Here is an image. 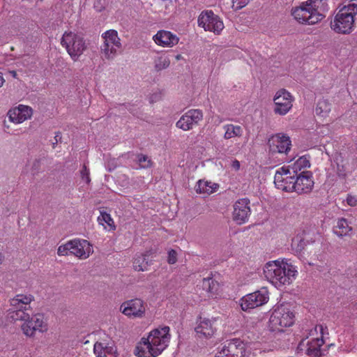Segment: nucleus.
Here are the masks:
<instances>
[{
  "instance_id": "nucleus-51",
  "label": "nucleus",
  "mask_w": 357,
  "mask_h": 357,
  "mask_svg": "<svg viewBox=\"0 0 357 357\" xmlns=\"http://www.w3.org/2000/svg\"><path fill=\"white\" fill-rule=\"evenodd\" d=\"M124 108H125V106H124V105H123V106H121V110H123V109H124Z\"/></svg>"
},
{
  "instance_id": "nucleus-48",
  "label": "nucleus",
  "mask_w": 357,
  "mask_h": 357,
  "mask_svg": "<svg viewBox=\"0 0 357 357\" xmlns=\"http://www.w3.org/2000/svg\"><path fill=\"white\" fill-rule=\"evenodd\" d=\"M10 73L13 75V76L14 77H16V75H17V73H16V72H15V71H11V72H10Z\"/></svg>"
},
{
  "instance_id": "nucleus-10",
  "label": "nucleus",
  "mask_w": 357,
  "mask_h": 357,
  "mask_svg": "<svg viewBox=\"0 0 357 357\" xmlns=\"http://www.w3.org/2000/svg\"><path fill=\"white\" fill-rule=\"evenodd\" d=\"M268 299L267 289L261 288L242 297L240 300V305L243 311H248L266 304Z\"/></svg>"
},
{
  "instance_id": "nucleus-7",
  "label": "nucleus",
  "mask_w": 357,
  "mask_h": 357,
  "mask_svg": "<svg viewBox=\"0 0 357 357\" xmlns=\"http://www.w3.org/2000/svg\"><path fill=\"white\" fill-rule=\"evenodd\" d=\"M314 329L316 331H319L321 337L310 340H302L297 347L298 353L301 355L306 354L310 357H320L322 356L323 351L321 347L324 343V331L327 328H324L322 325H317Z\"/></svg>"
},
{
  "instance_id": "nucleus-20",
  "label": "nucleus",
  "mask_w": 357,
  "mask_h": 357,
  "mask_svg": "<svg viewBox=\"0 0 357 357\" xmlns=\"http://www.w3.org/2000/svg\"><path fill=\"white\" fill-rule=\"evenodd\" d=\"M250 200L243 198L236 201L234 205L233 218L238 224L248 221L250 215Z\"/></svg>"
},
{
  "instance_id": "nucleus-46",
  "label": "nucleus",
  "mask_w": 357,
  "mask_h": 357,
  "mask_svg": "<svg viewBox=\"0 0 357 357\" xmlns=\"http://www.w3.org/2000/svg\"><path fill=\"white\" fill-rule=\"evenodd\" d=\"M4 82H5V79L3 77L1 73H0V87L3 84Z\"/></svg>"
},
{
  "instance_id": "nucleus-3",
  "label": "nucleus",
  "mask_w": 357,
  "mask_h": 357,
  "mask_svg": "<svg viewBox=\"0 0 357 357\" xmlns=\"http://www.w3.org/2000/svg\"><path fill=\"white\" fill-rule=\"evenodd\" d=\"M264 273L268 281L280 287L291 284L296 278L297 270L287 261L275 260L266 263Z\"/></svg>"
},
{
  "instance_id": "nucleus-19",
  "label": "nucleus",
  "mask_w": 357,
  "mask_h": 357,
  "mask_svg": "<svg viewBox=\"0 0 357 357\" xmlns=\"http://www.w3.org/2000/svg\"><path fill=\"white\" fill-rule=\"evenodd\" d=\"M71 255L79 259H86L93 252V245L85 239L71 240Z\"/></svg>"
},
{
  "instance_id": "nucleus-39",
  "label": "nucleus",
  "mask_w": 357,
  "mask_h": 357,
  "mask_svg": "<svg viewBox=\"0 0 357 357\" xmlns=\"http://www.w3.org/2000/svg\"><path fill=\"white\" fill-rule=\"evenodd\" d=\"M98 220L101 224H102V222H104L107 223L109 226H111L112 224L114 223V221L111 218L110 215L105 212H102L100 213V215L98 217Z\"/></svg>"
},
{
  "instance_id": "nucleus-47",
  "label": "nucleus",
  "mask_w": 357,
  "mask_h": 357,
  "mask_svg": "<svg viewBox=\"0 0 357 357\" xmlns=\"http://www.w3.org/2000/svg\"><path fill=\"white\" fill-rule=\"evenodd\" d=\"M38 166H39V161L38 160H35L34 162H33V167H35L36 168Z\"/></svg>"
},
{
  "instance_id": "nucleus-28",
  "label": "nucleus",
  "mask_w": 357,
  "mask_h": 357,
  "mask_svg": "<svg viewBox=\"0 0 357 357\" xmlns=\"http://www.w3.org/2000/svg\"><path fill=\"white\" fill-rule=\"evenodd\" d=\"M310 166V162L308 158L305 155L300 157L296 162L288 167H287L293 174H300L303 169H305Z\"/></svg>"
},
{
  "instance_id": "nucleus-44",
  "label": "nucleus",
  "mask_w": 357,
  "mask_h": 357,
  "mask_svg": "<svg viewBox=\"0 0 357 357\" xmlns=\"http://www.w3.org/2000/svg\"><path fill=\"white\" fill-rule=\"evenodd\" d=\"M240 162L237 160H234L231 163V167L235 170H238L240 169Z\"/></svg>"
},
{
  "instance_id": "nucleus-24",
  "label": "nucleus",
  "mask_w": 357,
  "mask_h": 357,
  "mask_svg": "<svg viewBox=\"0 0 357 357\" xmlns=\"http://www.w3.org/2000/svg\"><path fill=\"white\" fill-rule=\"evenodd\" d=\"M33 300V297L31 295L17 294L10 300V310L28 311Z\"/></svg>"
},
{
  "instance_id": "nucleus-29",
  "label": "nucleus",
  "mask_w": 357,
  "mask_h": 357,
  "mask_svg": "<svg viewBox=\"0 0 357 357\" xmlns=\"http://www.w3.org/2000/svg\"><path fill=\"white\" fill-rule=\"evenodd\" d=\"M225 130L224 138L229 139L236 137H241L243 134V128L240 126L226 124L223 126Z\"/></svg>"
},
{
  "instance_id": "nucleus-49",
  "label": "nucleus",
  "mask_w": 357,
  "mask_h": 357,
  "mask_svg": "<svg viewBox=\"0 0 357 357\" xmlns=\"http://www.w3.org/2000/svg\"><path fill=\"white\" fill-rule=\"evenodd\" d=\"M2 261H3V257L0 254V264L2 263Z\"/></svg>"
},
{
  "instance_id": "nucleus-6",
  "label": "nucleus",
  "mask_w": 357,
  "mask_h": 357,
  "mask_svg": "<svg viewBox=\"0 0 357 357\" xmlns=\"http://www.w3.org/2000/svg\"><path fill=\"white\" fill-rule=\"evenodd\" d=\"M61 44L64 47L71 59L76 61L86 49L84 38L76 33L66 31L61 38Z\"/></svg>"
},
{
  "instance_id": "nucleus-38",
  "label": "nucleus",
  "mask_w": 357,
  "mask_h": 357,
  "mask_svg": "<svg viewBox=\"0 0 357 357\" xmlns=\"http://www.w3.org/2000/svg\"><path fill=\"white\" fill-rule=\"evenodd\" d=\"M137 160L142 168H148L151 166V160L147 155L139 154L137 155Z\"/></svg>"
},
{
  "instance_id": "nucleus-41",
  "label": "nucleus",
  "mask_w": 357,
  "mask_h": 357,
  "mask_svg": "<svg viewBox=\"0 0 357 357\" xmlns=\"http://www.w3.org/2000/svg\"><path fill=\"white\" fill-rule=\"evenodd\" d=\"M177 261V253L174 250L168 252L167 262L169 264H174Z\"/></svg>"
},
{
  "instance_id": "nucleus-37",
  "label": "nucleus",
  "mask_w": 357,
  "mask_h": 357,
  "mask_svg": "<svg viewBox=\"0 0 357 357\" xmlns=\"http://www.w3.org/2000/svg\"><path fill=\"white\" fill-rule=\"evenodd\" d=\"M71 240L67 241L65 244L61 245L57 249V254L59 256H66L71 255Z\"/></svg>"
},
{
  "instance_id": "nucleus-15",
  "label": "nucleus",
  "mask_w": 357,
  "mask_h": 357,
  "mask_svg": "<svg viewBox=\"0 0 357 357\" xmlns=\"http://www.w3.org/2000/svg\"><path fill=\"white\" fill-rule=\"evenodd\" d=\"M23 333L28 337L34 335L36 331L45 332L47 330V326L44 321L42 314L33 315L22 325Z\"/></svg>"
},
{
  "instance_id": "nucleus-18",
  "label": "nucleus",
  "mask_w": 357,
  "mask_h": 357,
  "mask_svg": "<svg viewBox=\"0 0 357 357\" xmlns=\"http://www.w3.org/2000/svg\"><path fill=\"white\" fill-rule=\"evenodd\" d=\"M294 192L298 194H306L312 191L314 187L313 176L310 171H302L295 174Z\"/></svg>"
},
{
  "instance_id": "nucleus-22",
  "label": "nucleus",
  "mask_w": 357,
  "mask_h": 357,
  "mask_svg": "<svg viewBox=\"0 0 357 357\" xmlns=\"http://www.w3.org/2000/svg\"><path fill=\"white\" fill-rule=\"evenodd\" d=\"M33 115V109L31 107L19 105L10 109L8 112L9 121L16 124L22 123L30 119Z\"/></svg>"
},
{
  "instance_id": "nucleus-42",
  "label": "nucleus",
  "mask_w": 357,
  "mask_h": 357,
  "mask_svg": "<svg viewBox=\"0 0 357 357\" xmlns=\"http://www.w3.org/2000/svg\"><path fill=\"white\" fill-rule=\"evenodd\" d=\"M81 176L82 178L86 181V183H89L91 181L89 176V169H87L86 166L84 165L83 166L82 169L81 170Z\"/></svg>"
},
{
  "instance_id": "nucleus-1",
  "label": "nucleus",
  "mask_w": 357,
  "mask_h": 357,
  "mask_svg": "<svg viewBox=\"0 0 357 357\" xmlns=\"http://www.w3.org/2000/svg\"><path fill=\"white\" fill-rule=\"evenodd\" d=\"M169 326H164L149 332L137 344L135 354L139 357H157L168 347L171 335Z\"/></svg>"
},
{
  "instance_id": "nucleus-9",
  "label": "nucleus",
  "mask_w": 357,
  "mask_h": 357,
  "mask_svg": "<svg viewBox=\"0 0 357 357\" xmlns=\"http://www.w3.org/2000/svg\"><path fill=\"white\" fill-rule=\"evenodd\" d=\"M197 23L199 26L202 27L205 31L217 35L220 34L225 27L220 17L211 10L202 11L198 17Z\"/></svg>"
},
{
  "instance_id": "nucleus-13",
  "label": "nucleus",
  "mask_w": 357,
  "mask_h": 357,
  "mask_svg": "<svg viewBox=\"0 0 357 357\" xmlns=\"http://www.w3.org/2000/svg\"><path fill=\"white\" fill-rule=\"evenodd\" d=\"M294 97L286 89H282L276 92L273 101L275 103L274 112L283 116L287 114L293 106Z\"/></svg>"
},
{
  "instance_id": "nucleus-27",
  "label": "nucleus",
  "mask_w": 357,
  "mask_h": 357,
  "mask_svg": "<svg viewBox=\"0 0 357 357\" xmlns=\"http://www.w3.org/2000/svg\"><path fill=\"white\" fill-rule=\"evenodd\" d=\"M352 228L345 218L339 219L333 228V232L339 237H344L349 234Z\"/></svg>"
},
{
  "instance_id": "nucleus-25",
  "label": "nucleus",
  "mask_w": 357,
  "mask_h": 357,
  "mask_svg": "<svg viewBox=\"0 0 357 357\" xmlns=\"http://www.w3.org/2000/svg\"><path fill=\"white\" fill-rule=\"evenodd\" d=\"M96 357H116V349L102 342H96L93 347Z\"/></svg>"
},
{
  "instance_id": "nucleus-17",
  "label": "nucleus",
  "mask_w": 357,
  "mask_h": 357,
  "mask_svg": "<svg viewBox=\"0 0 357 357\" xmlns=\"http://www.w3.org/2000/svg\"><path fill=\"white\" fill-rule=\"evenodd\" d=\"M268 144L271 152L287 154L291 149V142L287 135L278 133L268 139Z\"/></svg>"
},
{
  "instance_id": "nucleus-45",
  "label": "nucleus",
  "mask_w": 357,
  "mask_h": 357,
  "mask_svg": "<svg viewBox=\"0 0 357 357\" xmlns=\"http://www.w3.org/2000/svg\"><path fill=\"white\" fill-rule=\"evenodd\" d=\"M54 139H55V142H53V147H54L55 144L58 143L61 140V133L60 132L56 133Z\"/></svg>"
},
{
  "instance_id": "nucleus-8",
  "label": "nucleus",
  "mask_w": 357,
  "mask_h": 357,
  "mask_svg": "<svg viewBox=\"0 0 357 357\" xmlns=\"http://www.w3.org/2000/svg\"><path fill=\"white\" fill-rule=\"evenodd\" d=\"M104 40L101 46V52L104 54L106 59H113L119 50L121 48V39L118 32L114 29H109L102 34Z\"/></svg>"
},
{
  "instance_id": "nucleus-11",
  "label": "nucleus",
  "mask_w": 357,
  "mask_h": 357,
  "mask_svg": "<svg viewBox=\"0 0 357 357\" xmlns=\"http://www.w3.org/2000/svg\"><path fill=\"white\" fill-rule=\"evenodd\" d=\"M219 357H245V344L239 339H232L222 343L218 351Z\"/></svg>"
},
{
  "instance_id": "nucleus-31",
  "label": "nucleus",
  "mask_w": 357,
  "mask_h": 357,
  "mask_svg": "<svg viewBox=\"0 0 357 357\" xmlns=\"http://www.w3.org/2000/svg\"><path fill=\"white\" fill-rule=\"evenodd\" d=\"M218 287V284L213 279L211 273L207 278L203 279L202 288L206 292L211 294V296L216 293Z\"/></svg>"
},
{
  "instance_id": "nucleus-50",
  "label": "nucleus",
  "mask_w": 357,
  "mask_h": 357,
  "mask_svg": "<svg viewBox=\"0 0 357 357\" xmlns=\"http://www.w3.org/2000/svg\"><path fill=\"white\" fill-rule=\"evenodd\" d=\"M180 58H181V55H177L176 56V59H180Z\"/></svg>"
},
{
  "instance_id": "nucleus-35",
  "label": "nucleus",
  "mask_w": 357,
  "mask_h": 357,
  "mask_svg": "<svg viewBox=\"0 0 357 357\" xmlns=\"http://www.w3.org/2000/svg\"><path fill=\"white\" fill-rule=\"evenodd\" d=\"M10 317L13 321H24L30 318V314L24 310H10Z\"/></svg>"
},
{
  "instance_id": "nucleus-34",
  "label": "nucleus",
  "mask_w": 357,
  "mask_h": 357,
  "mask_svg": "<svg viewBox=\"0 0 357 357\" xmlns=\"http://www.w3.org/2000/svg\"><path fill=\"white\" fill-rule=\"evenodd\" d=\"M170 64V60L166 55H161L158 56L154 60V67L157 71H160L166 69Z\"/></svg>"
},
{
  "instance_id": "nucleus-26",
  "label": "nucleus",
  "mask_w": 357,
  "mask_h": 357,
  "mask_svg": "<svg viewBox=\"0 0 357 357\" xmlns=\"http://www.w3.org/2000/svg\"><path fill=\"white\" fill-rule=\"evenodd\" d=\"M218 188L217 183L199 180L195 185V191L199 194L211 195L215 192Z\"/></svg>"
},
{
  "instance_id": "nucleus-16",
  "label": "nucleus",
  "mask_w": 357,
  "mask_h": 357,
  "mask_svg": "<svg viewBox=\"0 0 357 357\" xmlns=\"http://www.w3.org/2000/svg\"><path fill=\"white\" fill-rule=\"evenodd\" d=\"M203 119V112L200 109H190L181 116L176 122L177 128L188 131L199 123Z\"/></svg>"
},
{
  "instance_id": "nucleus-14",
  "label": "nucleus",
  "mask_w": 357,
  "mask_h": 357,
  "mask_svg": "<svg viewBox=\"0 0 357 357\" xmlns=\"http://www.w3.org/2000/svg\"><path fill=\"white\" fill-rule=\"evenodd\" d=\"M146 306L144 301L135 298L123 302L120 310L129 318H142L145 314Z\"/></svg>"
},
{
  "instance_id": "nucleus-21",
  "label": "nucleus",
  "mask_w": 357,
  "mask_h": 357,
  "mask_svg": "<svg viewBox=\"0 0 357 357\" xmlns=\"http://www.w3.org/2000/svg\"><path fill=\"white\" fill-rule=\"evenodd\" d=\"M215 322V319L200 317L195 328L197 335L200 338H210L213 336L217 330Z\"/></svg>"
},
{
  "instance_id": "nucleus-23",
  "label": "nucleus",
  "mask_w": 357,
  "mask_h": 357,
  "mask_svg": "<svg viewBox=\"0 0 357 357\" xmlns=\"http://www.w3.org/2000/svg\"><path fill=\"white\" fill-rule=\"evenodd\" d=\"M153 40L156 45L162 47H172L179 42V38L166 30H159L153 36Z\"/></svg>"
},
{
  "instance_id": "nucleus-36",
  "label": "nucleus",
  "mask_w": 357,
  "mask_h": 357,
  "mask_svg": "<svg viewBox=\"0 0 357 357\" xmlns=\"http://www.w3.org/2000/svg\"><path fill=\"white\" fill-rule=\"evenodd\" d=\"M337 164V173L340 176H345L347 172V165L348 164L343 157L340 155L335 159Z\"/></svg>"
},
{
  "instance_id": "nucleus-4",
  "label": "nucleus",
  "mask_w": 357,
  "mask_h": 357,
  "mask_svg": "<svg viewBox=\"0 0 357 357\" xmlns=\"http://www.w3.org/2000/svg\"><path fill=\"white\" fill-rule=\"evenodd\" d=\"M331 28L342 34L350 33L354 26V17L357 15V0H351L347 5L339 6Z\"/></svg>"
},
{
  "instance_id": "nucleus-2",
  "label": "nucleus",
  "mask_w": 357,
  "mask_h": 357,
  "mask_svg": "<svg viewBox=\"0 0 357 357\" xmlns=\"http://www.w3.org/2000/svg\"><path fill=\"white\" fill-rule=\"evenodd\" d=\"M328 9L326 0H307L292 8L291 13L299 24L314 25L325 17Z\"/></svg>"
},
{
  "instance_id": "nucleus-12",
  "label": "nucleus",
  "mask_w": 357,
  "mask_h": 357,
  "mask_svg": "<svg viewBox=\"0 0 357 357\" xmlns=\"http://www.w3.org/2000/svg\"><path fill=\"white\" fill-rule=\"evenodd\" d=\"M295 174L287 167H282L276 171L274 183L278 189L285 192H294Z\"/></svg>"
},
{
  "instance_id": "nucleus-40",
  "label": "nucleus",
  "mask_w": 357,
  "mask_h": 357,
  "mask_svg": "<svg viewBox=\"0 0 357 357\" xmlns=\"http://www.w3.org/2000/svg\"><path fill=\"white\" fill-rule=\"evenodd\" d=\"M250 0H232L233 7L239 10L245 7Z\"/></svg>"
},
{
  "instance_id": "nucleus-30",
  "label": "nucleus",
  "mask_w": 357,
  "mask_h": 357,
  "mask_svg": "<svg viewBox=\"0 0 357 357\" xmlns=\"http://www.w3.org/2000/svg\"><path fill=\"white\" fill-rule=\"evenodd\" d=\"M148 252L144 255H137L133 261V268L137 271H144L147 270V267L149 266V263L146 257Z\"/></svg>"
},
{
  "instance_id": "nucleus-5",
  "label": "nucleus",
  "mask_w": 357,
  "mask_h": 357,
  "mask_svg": "<svg viewBox=\"0 0 357 357\" xmlns=\"http://www.w3.org/2000/svg\"><path fill=\"white\" fill-rule=\"evenodd\" d=\"M295 322V314L288 303L276 305L273 307L268 321V328L272 332H282Z\"/></svg>"
},
{
  "instance_id": "nucleus-33",
  "label": "nucleus",
  "mask_w": 357,
  "mask_h": 357,
  "mask_svg": "<svg viewBox=\"0 0 357 357\" xmlns=\"http://www.w3.org/2000/svg\"><path fill=\"white\" fill-rule=\"evenodd\" d=\"M307 242L308 241L304 238L296 236L292 239L291 248L297 255H300L305 249Z\"/></svg>"
},
{
  "instance_id": "nucleus-32",
  "label": "nucleus",
  "mask_w": 357,
  "mask_h": 357,
  "mask_svg": "<svg viewBox=\"0 0 357 357\" xmlns=\"http://www.w3.org/2000/svg\"><path fill=\"white\" fill-rule=\"evenodd\" d=\"M331 106L330 102L325 99L319 100L317 104L315 112L317 115L326 116L331 112Z\"/></svg>"
},
{
  "instance_id": "nucleus-43",
  "label": "nucleus",
  "mask_w": 357,
  "mask_h": 357,
  "mask_svg": "<svg viewBox=\"0 0 357 357\" xmlns=\"http://www.w3.org/2000/svg\"><path fill=\"white\" fill-rule=\"evenodd\" d=\"M347 203L350 206H356L357 205V197L356 196L349 195L347 197Z\"/></svg>"
}]
</instances>
